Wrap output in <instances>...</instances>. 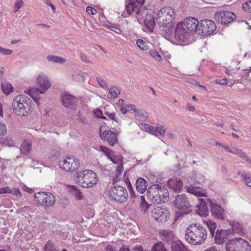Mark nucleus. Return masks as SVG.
<instances>
[{
  "mask_svg": "<svg viewBox=\"0 0 251 251\" xmlns=\"http://www.w3.org/2000/svg\"><path fill=\"white\" fill-rule=\"evenodd\" d=\"M109 29L113 31L115 33L119 34H121L122 32V30L120 27V26L118 25H106V26Z\"/></svg>",
  "mask_w": 251,
  "mask_h": 251,
  "instance_id": "nucleus-47",
  "label": "nucleus"
},
{
  "mask_svg": "<svg viewBox=\"0 0 251 251\" xmlns=\"http://www.w3.org/2000/svg\"><path fill=\"white\" fill-rule=\"evenodd\" d=\"M100 151L107 156L108 159L111 158V156L114 153L113 151L105 146H100Z\"/></svg>",
  "mask_w": 251,
  "mask_h": 251,
  "instance_id": "nucleus-41",
  "label": "nucleus"
},
{
  "mask_svg": "<svg viewBox=\"0 0 251 251\" xmlns=\"http://www.w3.org/2000/svg\"><path fill=\"white\" fill-rule=\"evenodd\" d=\"M75 199L79 200L83 199V194L80 190H76V191L75 193Z\"/></svg>",
  "mask_w": 251,
  "mask_h": 251,
  "instance_id": "nucleus-61",
  "label": "nucleus"
},
{
  "mask_svg": "<svg viewBox=\"0 0 251 251\" xmlns=\"http://www.w3.org/2000/svg\"><path fill=\"white\" fill-rule=\"evenodd\" d=\"M109 194L112 199L118 202H126L128 197L126 189L120 185L111 187Z\"/></svg>",
  "mask_w": 251,
  "mask_h": 251,
  "instance_id": "nucleus-9",
  "label": "nucleus"
},
{
  "mask_svg": "<svg viewBox=\"0 0 251 251\" xmlns=\"http://www.w3.org/2000/svg\"><path fill=\"white\" fill-rule=\"evenodd\" d=\"M168 185L176 192H179L182 188L183 182L181 179L177 177H173L169 179Z\"/></svg>",
  "mask_w": 251,
  "mask_h": 251,
  "instance_id": "nucleus-20",
  "label": "nucleus"
},
{
  "mask_svg": "<svg viewBox=\"0 0 251 251\" xmlns=\"http://www.w3.org/2000/svg\"><path fill=\"white\" fill-rule=\"evenodd\" d=\"M151 251H166V249L163 242L160 241L153 245Z\"/></svg>",
  "mask_w": 251,
  "mask_h": 251,
  "instance_id": "nucleus-42",
  "label": "nucleus"
},
{
  "mask_svg": "<svg viewBox=\"0 0 251 251\" xmlns=\"http://www.w3.org/2000/svg\"><path fill=\"white\" fill-rule=\"evenodd\" d=\"M228 82V79L226 78H217L215 79V82L221 85H226Z\"/></svg>",
  "mask_w": 251,
  "mask_h": 251,
  "instance_id": "nucleus-59",
  "label": "nucleus"
},
{
  "mask_svg": "<svg viewBox=\"0 0 251 251\" xmlns=\"http://www.w3.org/2000/svg\"><path fill=\"white\" fill-rule=\"evenodd\" d=\"M120 94V89L117 87L112 86L109 89L107 98L109 99H113L117 98Z\"/></svg>",
  "mask_w": 251,
  "mask_h": 251,
  "instance_id": "nucleus-33",
  "label": "nucleus"
},
{
  "mask_svg": "<svg viewBox=\"0 0 251 251\" xmlns=\"http://www.w3.org/2000/svg\"><path fill=\"white\" fill-rule=\"evenodd\" d=\"M216 145L219 146V147L224 149L226 151L230 152L233 154H235V152L232 151L227 146H225L222 143H216Z\"/></svg>",
  "mask_w": 251,
  "mask_h": 251,
  "instance_id": "nucleus-58",
  "label": "nucleus"
},
{
  "mask_svg": "<svg viewBox=\"0 0 251 251\" xmlns=\"http://www.w3.org/2000/svg\"><path fill=\"white\" fill-rule=\"evenodd\" d=\"M100 151L107 156L108 159L111 158V156L114 153L113 151L105 146H100Z\"/></svg>",
  "mask_w": 251,
  "mask_h": 251,
  "instance_id": "nucleus-40",
  "label": "nucleus"
},
{
  "mask_svg": "<svg viewBox=\"0 0 251 251\" xmlns=\"http://www.w3.org/2000/svg\"><path fill=\"white\" fill-rule=\"evenodd\" d=\"M100 137L104 142H107L111 146H114L117 143L118 140V133L111 130H105L102 133L101 129L100 130Z\"/></svg>",
  "mask_w": 251,
  "mask_h": 251,
  "instance_id": "nucleus-15",
  "label": "nucleus"
},
{
  "mask_svg": "<svg viewBox=\"0 0 251 251\" xmlns=\"http://www.w3.org/2000/svg\"><path fill=\"white\" fill-rule=\"evenodd\" d=\"M47 59L49 61L55 63H63L65 62L64 58L58 56L49 55L47 56Z\"/></svg>",
  "mask_w": 251,
  "mask_h": 251,
  "instance_id": "nucleus-38",
  "label": "nucleus"
},
{
  "mask_svg": "<svg viewBox=\"0 0 251 251\" xmlns=\"http://www.w3.org/2000/svg\"><path fill=\"white\" fill-rule=\"evenodd\" d=\"M147 198L153 204H163L168 201L169 192L165 187L159 184H153L148 190Z\"/></svg>",
  "mask_w": 251,
  "mask_h": 251,
  "instance_id": "nucleus-3",
  "label": "nucleus"
},
{
  "mask_svg": "<svg viewBox=\"0 0 251 251\" xmlns=\"http://www.w3.org/2000/svg\"><path fill=\"white\" fill-rule=\"evenodd\" d=\"M141 16L144 19V22L145 25L151 30L152 29L155 25L154 19L151 15H147L146 17L142 13Z\"/></svg>",
  "mask_w": 251,
  "mask_h": 251,
  "instance_id": "nucleus-28",
  "label": "nucleus"
},
{
  "mask_svg": "<svg viewBox=\"0 0 251 251\" xmlns=\"http://www.w3.org/2000/svg\"><path fill=\"white\" fill-rule=\"evenodd\" d=\"M176 206L178 210L176 211L175 221L183 215L191 212V210L190 209L191 207L190 205H176Z\"/></svg>",
  "mask_w": 251,
  "mask_h": 251,
  "instance_id": "nucleus-22",
  "label": "nucleus"
},
{
  "mask_svg": "<svg viewBox=\"0 0 251 251\" xmlns=\"http://www.w3.org/2000/svg\"><path fill=\"white\" fill-rule=\"evenodd\" d=\"M230 226H232V228L230 229L233 232L238 233L239 234L243 233V225L238 222L235 221H231L229 222Z\"/></svg>",
  "mask_w": 251,
  "mask_h": 251,
  "instance_id": "nucleus-29",
  "label": "nucleus"
},
{
  "mask_svg": "<svg viewBox=\"0 0 251 251\" xmlns=\"http://www.w3.org/2000/svg\"><path fill=\"white\" fill-rule=\"evenodd\" d=\"M1 89L3 92L6 95H9L13 91V88L12 85L6 81L1 83Z\"/></svg>",
  "mask_w": 251,
  "mask_h": 251,
  "instance_id": "nucleus-34",
  "label": "nucleus"
},
{
  "mask_svg": "<svg viewBox=\"0 0 251 251\" xmlns=\"http://www.w3.org/2000/svg\"><path fill=\"white\" fill-rule=\"evenodd\" d=\"M212 215L221 219H224L225 211L221 205H210Z\"/></svg>",
  "mask_w": 251,
  "mask_h": 251,
  "instance_id": "nucleus-21",
  "label": "nucleus"
},
{
  "mask_svg": "<svg viewBox=\"0 0 251 251\" xmlns=\"http://www.w3.org/2000/svg\"><path fill=\"white\" fill-rule=\"evenodd\" d=\"M235 152V154H237L239 155V156L244 159H245L246 161L249 162H251V159L247 156V155L246 154V153L243 151H242L241 150H237Z\"/></svg>",
  "mask_w": 251,
  "mask_h": 251,
  "instance_id": "nucleus-49",
  "label": "nucleus"
},
{
  "mask_svg": "<svg viewBox=\"0 0 251 251\" xmlns=\"http://www.w3.org/2000/svg\"><path fill=\"white\" fill-rule=\"evenodd\" d=\"M12 106L17 115L26 116L33 109V103L31 99L25 95H18L12 101Z\"/></svg>",
  "mask_w": 251,
  "mask_h": 251,
  "instance_id": "nucleus-2",
  "label": "nucleus"
},
{
  "mask_svg": "<svg viewBox=\"0 0 251 251\" xmlns=\"http://www.w3.org/2000/svg\"><path fill=\"white\" fill-rule=\"evenodd\" d=\"M121 111L123 113H126L127 112L133 111L136 112L137 111L136 107L134 104H126L125 107H122Z\"/></svg>",
  "mask_w": 251,
  "mask_h": 251,
  "instance_id": "nucleus-37",
  "label": "nucleus"
},
{
  "mask_svg": "<svg viewBox=\"0 0 251 251\" xmlns=\"http://www.w3.org/2000/svg\"><path fill=\"white\" fill-rule=\"evenodd\" d=\"M31 148V143L29 141H25L21 145L20 150L22 153L27 155L30 152Z\"/></svg>",
  "mask_w": 251,
  "mask_h": 251,
  "instance_id": "nucleus-30",
  "label": "nucleus"
},
{
  "mask_svg": "<svg viewBox=\"0 0 251 251\" xmlns=\"http://www.w3.org/2000/svg\"><path fill=\"white\" fill-rule=\"evenodd\" d=\"M226 251H251L250 243L241 238L229 241L226 244Z\"/></svg>",
  "mask_w": 251,
  "mask_h": 251,
  "instance_id": "nucleus-7",
  "label": "nucleus"
},
{
  "mask_svg": "<svg viewBox=\"0 0 251 251\" xmlns=\"http://www.w3.org/2000/svg\"><path fill=\"white\" fill-rule=\"evenodd\" d=\"M196 210L197 213L201 217H206L209 213V208L207 205H198Z\"/></svg>",
  "mask_w": 251,
  "mask_h": 251,
  "instance_id": "nucleus-31",
  "label": "nucleus"
},
{
  "mask_svg": "<svg viewBox=\"0 0 251 251\" xmlns=\"http://www.w3.org/2000/svg\"><path fill=\"white\" fill-rule=\"evenodd\" d=\"M207 226L210 231L211 236L213 237L214 235V231L216 228V224L212 221H210L207 222Z\"/></svg>",
  "mask_w": 251,
  "mask_h": 251,
  "instance_id": "nucleus-46",
  "label": "nucleus"
},
{
  "mask_svg": "<svg viewBox=\"0 0 251 251\" xmlns=\"http://www.w3.org/2000/svg\"><path fill=\"white\" fill-rule=\"evenodd\" d=\"M182 22L185 25L187 30L191 35L195 32L199 24L198 20L196 18L188 17L184 19Z\"/></svg>",
  "mask_w": 251,
  "mask_h": 251,
  "instance_id": "nucleus-17",
  "label": "nucleus"
},
{
  "mask_svg": "<svg viewBox=\"0 0 251 251\" xmlns=\"http://www.w3.org/2000/svg\"><path fill=\"white\" fill-rule=\"evenodd\" d=\"M0 52L4 55H10L12 52V50L10 49H4L0 47Z\"/></svg>",
  "mask_w": 251,
  "mask_h": 251,
  "instance_id": "nucleus-60",
  "label": "nucleus"
},
{
  "mask_svg": "<svg viewBox=\"0 0 251 251\" xmlns=\"http://www.w3.org/2000/svg\"><path fill=\"white\" fill-rule=\"evenodd\" d=\"M86 11L89 14L92 15L96 14L97 13L96 10L90 6H88L86 8Z\"/></svg>",
  "mask_w": 251,
  "mask_h": 251,
  "instance_id": "nucleus-62",
  "label": "nucleus"
},
{
  "mask_svg": "<svg viewBox=\"0 0 251 251\" xmlns=\"http://www.w3.org/2000/svg\"><path fill=\"white\" fill-rule=\"evenodd\" d=\"M4 144L9 147H13L14 146V141L12 139L6 138L4 140Z\"/></svg>",
  "mask_w": 251,
  "mask_h": 251,
  "instance_id": "nucleus-63",
  "label": "nucleus"
},
{
  "mask_svg": "<svg viewBox=\"0 0 251 251\" xmlns=\"http://www.w3.org/2000/svg\"><path fill=\"white\" fill-rule=\"evenodd\" d=\"M151 214L152 217L155 221L162 223L167 221L170 216L169 211L165 208H163L161 206L154 208Z\"/></svg>",
  "mask_w": 251,
  "mask_h": 251,
  "instance_id": "nucleus-10",
  "label": "nucleus"
},
{
  "mask_svg": "<svg viewBox=\"0 0 251 251\" xmlns=\"http://www.w3.org/2000/svg\"><path fill=\"white\" fill-rule=\"evenodd\" d=\"M7 132V128L6 125L0 122V135H4Z\"/></svg>",
  "mask_w": 251,
  "mask_h": 251,
  "instance_id": "nucleus-55",
  "label": "nucleus"
},
{
  "mask_svg": "<svg viewBox=\"0 0 251 251\" xmlns=\"http://www.w3.org/2000/svg\"><path fill=\"white\" fill-rule=\"evenodd\" d=\"M139 126L141 130L151 133V131H152L153 129L154 128V126H151L150 125L146 123L140 124Z\"/></svg>",
  "mask_w": 251,
  "mask_h": 251,
  "instance_id": "nucleus-44",
  "label": "nucleus"
},
{
  "mask_svg": "<svg viewBox=\"0 0 251 251\" xmlns=\"http://www.w3.org/2000/svg\"><path fill=\"white\" fill-rule=\"evenodd\" d=\"M190 35L188 31H184L176 25V26L175 37L178 42L185 41Z\"/></svg>",
  "mask_w": 251,
  "mask_h": 251,
  "instance_id": "nucleus-23",
  "label": "nucleus"
},
{
  "mask_svg": "<svg viewBox=\"0 0 251 251\" xmlns=\"http://www.w3.org/2000/svg\"><path fill=\"white\" fill-rule=\"evenodd\" d=\"M150 54L154 59L158 61L162 60V57L159 53L155 50H151L150 51Z\"/></svg>",
  "mask_w": 251,
  "mask_h": 251,
  "instance_id": "nucleus-50",
  "label": "nucleus"
},
{
  "mask_svg": "<svg viewBox=\"0 0 251 251\" xmlns=\"http://www.w3.org/2000/svg\"><path fill=\"white\" fill-rule=\"evenodd\" d=\"M172 251H191L180 240L175 241L171 244Z\"/></svg>",
  "mask_w": 251,
  "mask_h": 251,
  "instance_id": "nucleus-25",
  "label": "nucleus"
},
{
  "mask_svg": "<svg viewBox=\"0 0 251 251\" xmlns=\"http://www.w3.org/2000/svg\"><path fill=\"white\" fill-rule=\"evenodd\" d=\"M135 118L140 121H143L147 119V116L143 112L137 111L135 114Z\"/></svg>",
  "mask_w": 251,
  "mask_h": 251,
  "instance_id": "nucleus-51",
  "label": "nucleus"
},
{
  "mask_svg": "<svg viewBox=\"0 0 251 251\" xmlns=\"http://www.w3.org/2000/svg\"><path fill=\"white\" fill-rule=\"evenodd\" d=\"M97 175L94 171L85 169L76 173V183L83 188H91L98 182Z\"/></svg>",
  "mask_w": 251,
  "mask_h": 251,
  "instance_id": "nucleus-4",
  "label": "nucleus"
},
{
  "mask_svg": "<svg viewBox=\"0 0 251 251\" xmlns=\"http://www.w3.org/2000/svg\"><path fill=\"white\" fill-rule=\"evenodd\" d=\"M24 4V2L22 0H18L16 1L14 5V12H17L23 6Z\"/></svg>",
  "mask_w": 251,
  "mask_h": 251,
  "instance_id": "nucleus-56",
  "label": "nucleus"
},
{
  "mask_svg": "<svg viewBox=\"0 0 251 251\" xmlns=\"http://www.w3.org/2000/svg\"><path fill=\"white\" fill-rule=\"evenodd\" d=\"M136 43L137 46L142 50H147L150 48L148 44L142 39H137Z\"/></svg>",
  "mask_w": 251,
  "mask_h": 251,
  "instance_id": "nucleus-43",
  "label": "nucleus"
},
{
  "mask_svg": "<svg viewBox=\"0 0 251 251\" xmlns=\"http://www.w3.org/2000/svg\"><path fill=\"white\" fill-rule=\"evenodd\" d=\"M145 3V0H129L128 3L126 6L127 12L129 14H131L135 12L136 15L140 16V8Z\"/></svg>",
  "mask_w": 251,
  "mask_h": 251,
  "instance_id": "nucleus-13",
  "label": "nucleus"
},
{
  "mask_svg": "<svg viewBox=\"0 0 251 251\" xmlns=\"http://www.w3.org/2000/svg\"><path fill=\"white\" fill-rule=\"evenodd\" d=\"M97 81L99 85L102 87L103 88L107 89V84L105 80H104L102 78L98 77L97 78Z\"/></svg>",
  "mask_w": 251,
  "mask_h": 251,
  "instance_id": "nucleus-57",
  "label": "nucleus"
},
{
  "mask_svg": "<svg viewBox=\"0 0 251 251\" xmlns=\"http://www.w3.org/2000/svg\"><path fill=\"white\" fill-rule=\"evenodd\" d=\"M22 189L30 194L33 193L34 192V190L33 188H29L25 185H23L22 186Z\"/></svg>",
  "mask_w": 251,
  "mask_h": 251,
  "instance_id": "nucleus-64",
  "label": "nucleus"
},
{
  "mask_svg": "<svg viewBox=\"0 0 251 251\" xmlns=\"http://www.w3.org/2000/svg\"><path fill=\"white\" fill-rule=\"evenodd\" d=\"M199 25L202 33L204 34H210L213 33L216 29L215 23L210 20L204 19L201 20Z\"/></svg>",
  "mask_w": 251,
  "mask_h": 251,
  "instance_id": "nucleus-14",
  "label": "nucleus"
},
{
  "mask_svg": "<svg viewBox=\"0 0 251 251\" xmlns=\"http://www.w3.org/2000/svg\"><path fill=\"white\" fill-rule=\"evenodd\" d=\"M100 151L107 156L108 159L111 158V156L114 153L113 151L105 146H100Z\"/></svg>",
  "mask_w": 251,
  "mask_h": 251,
  "instance_id": "nucleus-39",
  "label": "nucleus"
},
{
  "mask_svg": "<svg viewBox=\"0 0 251 251\" xmlns=\"http://www.w3.org/2000/svg\"><path fill=\"white\" fill-rule=\"evenodd\" d=\"M94 115L97 118H101L103 120L107 119L106 117L102 115V111L100 109H97L94 111Z\"/></svg>",
  "mask_w": 251,
  "mask_h": 251,
  "instance_id": "nucleus-53",
  "label": "nucleus"
},
{
  "mask_svg": "<svg viewBox=\"0 0 251 251\" xmlns=\"http://www.w3.org/2000/svg\"><path fill=\"white\" fill-rule=\"evenodd\" d=\"M45 251H58L54 248L52 243L50 241L48 242L44 247Z\"/></svg>",
  "mask_w": 251,
  "mask_h": 251,
  "instance_id": "nucleus-52",
  "label": "nucleus"
},
{
  "mask_svg": "<svg viewBox=\"0 0 251 251\" xmlns=\"http://www.w3.org/2000/svg\"><path fill=\"white\" fill-rule=\"evenodd\" d=\"M35 201L39 204H54L55 197L50 193L40 192L34 194Z\"/></svg>",
  "mask_w": 251,
  "mask_h": 251,
  "instance_id": "nucleus-11",
  "label": "nucleus"
},
{
  "mask_svg": "<svg viewBox=\"0 0 251 251\" xmlns=\"http://www.w3.org/2000/svg\"><path fill=\"white\" fill-rule=\"evenodd\" d=\"M165 133V128L159 124L157 125L156 126H154V128L151 131V134L155 136H164Z\"/></svg>",
  "mask_w": 251,
  "mask_h": 251,
  "instance_id": "nucleus-32",
  "label": "nucleus"
},
{
  "mask_svg": "<svg viewBox=\"0 0 251 251\" xmlns=\"http://www.w3.org/2000/svg\"><path fill=\"white\" fill-rule=\"evenodd\" d=\"M176 19L175 9L171 7H162L158 12L156 20L160 26L166 27H172Z\"/></svg>",
  "mask_w": 251,
  "mask_h": 251,
  "instance_id": "nucleus-5",
  "label": "nucleus"
},
{
  "mask_svg": "<svg viewBox=\"0 0 251 251\" xmlns=\"http://www.w3.org/2000/svg\"><path fill=\"white\" fill-rule=\"evenodd\" d=\"M136 186L139 192L143 193L147 189V181L143 178L139 177L136 180Z\"/></svg>",
  "mask_w": 251,
  "mask_h": 251,
  "instance_id": "nucleus-27",
  "label": "nucleus"
},
{
  "mask_svg": "<svg viewBox=\"0 0 251 251\" xmlns=\"http://www.w3.org/2000/svg\"><path fill=\"white\" fill-rule=\"evenodd\" d=\"M11 194L16 198L20 199L22 197V194L20 190L18 188L11 189L8 186H5L0 188V194Z\"/></svg>",
  "mask_w": 251,
  "mask_h": 251,
  "instance_id": "nucleus-24",
  "label": "nucleus"
},
{
  "mask_svg": "<svg viewBox=\"0 0 251 251\" xmlns=\"http://www.w3.org/2000/svg\"><path fill=\"white\" fill-rule=\"evenodd\" d=\"M232 234V232L230 229H221L220 230L218 229L215 236L216 243L222 244L225 242V239L228 237V235Z\"/></svg>",
  "mask_w": 251,
  "mask_h": 251,
  "instance_id": "nucleus-18",
  "label": "nucleus"
},
{
  "mask_svg": "<svg viewBox=\"0 0 251 251\" xmlns=\"http://www.w3.org/2000/svg\"><path fill=\"white\" fill-rule=\"evenodd\" d=\"M237 175L241 176L242 179L244 180L248 186L251 187V178L248 176L246 172L241 173V172H238Z\"/></svg>",
  "mask_w": 251,
  "mask_h": 251,
  "instance_id": "nucleus-36",
  "label": "nucleus"
},
{
  "mask_svg": "<svg viewBox=\"0 0 251 251\" xmlns=\"http://www.w3.org/2000/svg\"><path fill=\"white\" fill-rule=\"evenodd\" d=\"M206 228L200 224H192L185 230V239L189 244L200 245L203 244L207 238Z\"/></svg>",
  "mask_w": 251,
  "mask_h": 251,
  "instance_id": "nucleus-1",
  "label": "nucleus"
},
{
  "mask_svg": "<svg viewBox=\"0 0 251 251\" xmlns=\"http://www.w3.org/2000/svg\"><path fill=\"white\" fill-rule=\"evenodd\" d=\"M215 19L222 24H227L232 22L236 19V15L230 11H220L215 15Z\"/></svg>",
  "mask_w": 251,
  "mask_h": 251,
  "instance_id": "nucleus-12",
  "label": "nucleus"
},
{
  "mask_svg": "<svg viewBox=\"0 0 251 251\" xmlns=\"http://www.w3.org/2000/svg\"><path fill=\"white\" fill-rule=\"evenodd\" d=\"M188 202L187 198L184 194L177 195L174 204H184Z\"/></svg>",
  "mask_w": 251,
  "mask_h": 251,
  "instance_id": "nucleus-35",
  "label": "nucleus"
},
{
  "mask_svg": "<svg viewBox=\"0 0 251 251\" xmlns=\"http://www.w3.org/2000/svg\"><path fill=\"white\" fill-rule=\"evenodd\" d=\"M185 188L188 192L198 197H206V192L203 189L200 190L199 188H196L194 186H186Z\"/></svg>",
  "mask_w": 251,
  "mask_h": 251,
  "instance_id": "nucleus-26",
  "label": "nucleus"
},
{
  "mask_svg": "<svg viewBox=\"0 0 251 251\" xmlns=\"http://www.w3.org/2000/svg\"><path fill=\"white\" fill-rule=\"evenodd\" d=\"M158 234L162 241L169 245H171L175 241V234L171 230L161 229Z\"/></svg>",
  "mask_w": 251,
  "mask_h": 251,
  "instance_id": "nucleus-16",
  "label": "nucleus"
},
{
  "mask_svg": "<svg viewBox=\"0 0 251 251\" xmlns=\"http://www.w3.org/2000/svg\"><path fill=\"white\" fill-rule=\"evenodd\" d=\"M244 10L248 12H251V0H249L243 4Z\"/></svg>",
  "mask_w": 251,
  "mask_h": 251,
  "instance_id": "nucleus-54",
  "label": "nucleus"
},
{
  "mask_svg": "<svg viewBox=\"0 0 251 251\" xmlns=\"http://www.w3.org/2000/svg\"><path fill=\"white\" fill-rule=\"evenodd\" d=\"M131 198H134L135 200H133V202H138L140 201L139 204H149L148 202L146 201L145 198L144 196H140L138 197H133V195L131 196Z\"/></svg>",
  "mask_w": 251,
  "mask_h": 251,
  "instance_id": "nucleus-48",
  "label": "nucleus"
},
{
  "mask_svg": "<svg viewBox=\"0 0 251 251\" xmlns=\"http://www.w3.org/2000/svg\"><path fill=\"white\" fill-rule=\"evenodd\" d=\"M39 89L31 88L28 90V94L37 104H40V94H44L50 86V80L46 75L42 74L39 75L37 78Z\"/></svg>",
  "mask_w": 251,
  "mask_h": 251,
  "instance_id": "nucleus-6",
  "label": "nucleus"
},
{
  "mask_svg": "<svg viewBox=\"0 0 251 251\" xmlns=\"http://www.w3.org/2000/svg\"><path fill=\"white\" fill-rule=\"evenodd\" d=\"M111 157L109 159L115 164L119 165L123 163V157L121 155H115L114 153Z\"/></svg>",
  "mask_w": 251,
  "mask_h": 251,
  "instance_id": "nucleus-45",
  "label": "nucleus"
},
{
  "mask_svg": "<svg viewBox=\"0 0 251 251\" xmlns=\"http://www.w3.org/2000/svg\"><path fill=\"white\" fill-rule=\"evenodd\" d=\"M59 165L62 170L71 173L75 172L80 165L78 159L74 156L63 158L60 160Z\"/></svg>",
  "mask_w": 251,
  "mask_h": 251,
  "instance_id": "nucleus-8",
  "label": "nucleus"
},
{
  "mask_svg": "<svg viewBox=\"0 0 251 251\" xmlns=\"http://www.w3.org/2000/svg\"><path fill=\"white\" fill-rule=\"evenodd\" d=\"M62 104L67 108H73L76 105V99L70 94L64 93L62 95Z\"/></svg>",
  "mask_w": 251,
  "mask_h": 251,
  "instance_id": "nucleus-19",
  "label": "nucleus"
}]
</instances>
